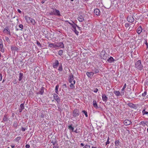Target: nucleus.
Segmentation results:
<instances>
[{
	"label": "nucleus",
	"mask_w": 148,
	"mask_h": 148,
	"mask_svg": "<svg viewBox=\"0 0 148 148\" xmlns=\"http://www.w3.org/2000/svg\"><path fill=\"white\" fill-rule=\"evenodd\" d=\"M51 10L49 13L50 15H55L58 16H60L61 15L59 10H57L55 8H51Z\"/></svg>",
	"instance_id": "f257e3e1"
},
{
	"label": "nucleus",
	"mask_w": 148,
	"mask_h": 148,
	"mask_svg": "<svg viewBox=\"0 0 148 148\" xmlns=\"http://www.w3.org/2000/svg\"><path fill=\"white\" fill-rule=\"evenodd\" d=\"M135 67L137 69L140 71L143 69V66L141 64L140 60H138L135 63Z\"/></svg>",
	"instance_id": "f03ea898"
},
{
	"label": "nucleus",
	"mask_w": 148,
	"mask_h": 148,
	"mask_svg": "<svg viewBox=\"0 0 148 148\" xmlns=\"http://www.w3.org/2000/svg\"><path fill=\"white\" fill-rule=\"evenodd\" d=\"M68 81L70 83H75L76 81L74 79L73 75L72 73H70L69 75Z\"/></svg>",
	"instance_id": "7ed1b4c3"
},
{
	"label": "nucleus",
	"mask_w": 148,
	"mask_h": 148,
	"mask_svg": "<svg viewBox=\"0 0 148 148\" xmlns=\"http://www.w3.org/2000/svg\"><path fill=\"white\" fill-rule=\"evenodd\" d=\"M79 115V112L78 109H77L74 110L73 112V116L74 117H77Z\"/></svg>",
	"instance_id": "20e7f679"
},
{
	"label": "nucleus",
	"mask_w": 148,
	"mask_h": 148,
	"mask_svg": "<svg viewBox=\"0 0 148 148\" xmlns=\"http://www.w3.org/2000/svg\"><path fill=\"white\" fill-rule=\"evenodd\" d=\"M53 97L54 99L56 100L58 103H60V99L58 95L55 93L53 94Z\"/></svg>",
	"instance_id": "39448f33"
},
{
	"label": "nucleus",
	"mask_w": 148,
	"mask_h": 148,
	"mask_svg": "<svg viewBox=\"0 0 148 148\" xmlns=\"http://www.w3.org/2000/svg\"><path fill=\"white\" fill-rule=\"evenodd\" d=\"M127 20L129 22L132 23L134 21V17L131 15L128 16L127 18Z\"/></svg>",
	"instance_id": "423d86ee"
},
{
	"label": "nucleus",
	"mask_w": 148,
	"mask_h": 148,
	"mask_svg": "<svg viewBox=\"0 0 148 148\" xmlns=\"http://www.w3.org/2000/svg\"><path fill=\"white\" fill-rule=\"evenodd\" d=\"M102 53L103 54V56L102 57V59L103 60H105L106 61V60L107 59V58L108 57V55L107 53H105V51L102 50Z\"/></svg>",
	"instance_id": "0eeeda50"
},
{
	"label": "nucleus",
	"mask_w": 148,
	"mask_h": 148,
	"mask_svg": "<svg viewBox=\"0 0 148 148\" xmlns=\"http://www.w3.org/2000/svg\"><path fill=\"white\" fill-rule=\"evenodd\" d=\"M127 105H128L130 107L133 108L134 109H136L137 108V106L136 104H133L132 103H128Z\"/></svg>",
	"instance_id": "6e6552de"
},
{
	"label": "nucleus",
	"mask_w": 148,
	"mask_h": 148,
	"mask_svg": "<svg viewBox=\"0 0 148 148\" xmlns=\"http://www.w3.org/2000/svg\"><path fill=\"white\" fill-rule=\"evenodd\" d=\"M3 32L4 33H6L9 35H11L10 30L8 27H5L3 31Z\"/></svg>",
	"instance_id": "1a4fd4ad"
},
{
	"label": "nucleus",
	"mask_w": 148,
	"mask_h": 148,
	"mask_svg": "<svg viewBox=\"0 0 148 148\" xmlns=\"http://www.w3.org/2000/svg\"><path fill=\"white\" fill-rule=\"evenodd\" d=\"M56 48L60 47L61 48H64V45L62 42H60L57 43L56 44Z\"/></svg>",
	"instance_id": "9d476101"
},
{
	"label": "nucleus",
	"mask_w": 148,
	"mask_h": 148,
	"mask_svg": "<svg viewBox=\"0 0 148 148\" xmlns=\"http://www.w3.org/2000/svg\"><path fill=\"white\" fill-rule=\"evenodd\" d=\"M127 98L130 99L134 98V96L133 95L132 92L130 91L129 92L127 93Z\"/></svg>",
	"instance_id": "9b49d317"
},
{
	"label": "nucleus",
	"mask_w": 148,
	"mask_h": 148,
	"mask_svg": "<svg viewBox=\"0 0 148 148\" xmlns=\"http://www.w3.org/2000/svg\"><path fill=\"white\" fill-rule=\"evenodd\" d=\"M50 141L51 143H52L54 146L58 144L57 143V141L55 138H52V139L50 140Z\"/></svg>",
	"instance_id": "f8f14e48"
},
{
	"label": "nucleus",
	"mask_w": 148,
	"mask_h": 148,
	"mask_svg": "<svg viewBox=\"0 0 148 148\" xmlns=\"http://www.w3.org/2000/svg\"><path fill=\"white\" fill-rule=\"evenodd\" d=\"M59 64V62L58 60H56L55 62L53 63V67L54 68L56 69Z\"/></svg>",
	"instance_id": "ddd939ff"
},
{
	"label": "nucleus",
	"mask_w": 148,
	"mask_h": 148,
	"mask_svg": "<svg viewBox=\"0 0 148 148\" xmlns=\"http://www.w3.org/2000/svg\"><path fill=\"white\" fill-rule=\"evenodd\" d=\"M124 123L125 125H128L130 124H131L132 123V122H131L130 121H129L127 119H126L124 121Z\"/></svg>",
	"instance_id": "4468645a"
},
{
	"label": "nucleus",
	"mask_w": 148,
	"mask_h": 148,
	"mask_svg": "<svg viewBox=\"0 0 148 148\" xmlns=\"http://www.w3.org/2000/svg\"><path fill=\"white\" fill-rule=\"evenodd\" d=\"M142 29L141 26H140L137 30V33L139 34H140L141 32H142Z\"/></svg>",
	"instance_id": "2eb2a0df"
},
{
	"label": "nucleus",
	"mask_w": 148,
	"mask_h": 148,
	"mask_svg": "<svg viewBox=\"0 0 148 148\" xmlns=\"http://www.w3.org/2000/svg\"><path fill=\"white\" fill-rule=\"evenodd\" d=\"M100 11L99 9H96L94 10V13L97 15H99L100 14Z\"/></svg>",
	"instance_id": "dca6fc26"
},
{
	"label": "nucleus",
	"mask_w": 148,
	"mask_h": 148,
	"mask_svg": "<svg viewBox=\"0 0 148 148\" xmlns=\"http://www.w3.org/2000/svg\"><path fill=\"white\" fill-rule=\"evenodd\" d=\"M107 60L109 62L111 63L112 62L115 61V60H114L112 57L110 56L109 58L107 59Z\"/></svg>",
	"instance_id": "f3484780"
},
{
	"label": "nucleus",
	"mask_w": 148,
	"mask_h": 148,
	"mask_svg": "<svg viewBox=\"0 0 148 148\" xmlns=\"http://www.w3.org/2000/svg\"><path fill=\"white\" fill-rule=\"evenodd\" d=\"M44 87H42L40 89V91L39 92L37 93L38 94H40L41 95H42L43 94L44 91Z\"/></svg>",
	"instance_id": "a211bd4d"
},
{
	"label": "nucleus",
	"mask_w": 148,
	"mask_h": 148,
	"mask_svg": "<svg viewBox=\"0 0 148 148\" xmlns=\"http://www.w3.org/2000/svg\"><path fill=\"white\" fill-rule=\"evenodd\" d=\"M94 73L93 72H87L86 74L87 75L88 77H92Z\"/></svg>",
	"instance_id": "6ab92c4d"
},
{
	"label": "nucleus",
	"mask_w": 148,
	"mask_h": 148,
	"mask_svg": "<svg viewBox=\"0 0 148 148\" xmlns=\"http://www.w3.org/2000/svg\"><path fill=\"white\" fill-rule=\"evenodd\" d=\"M108 97L105 94L102 95V100L106 102L108 99Z\"/></svg>",
	"instance_id": "aec40b11"
},
{
	"label": "nucleus",
	"mask_w": 148,
	"mask_h": 148,
	"mask_svg": "<svg viewBox=\"0 0 148 148\" xmlns=\"http://www.w3.org/2000/svg\"><path fill=\"white\" fill-rule=\"evenodd\" d=\"M11 49L12 51H18L19 50V49L16 46H11Z\"/></svg>",
	"instance_id": "412c9836"
},
{
	"label": "nucleus",
	"mask_w": 148,
	"mask_h": 148,
	"mask_svg": "<svg viewBox=\"0 0 148 148\" xmlns=\"http://www.w3.org/2000/svg\"><path fill=\"white\" fill-rule=\"evenodd\" d=\"M115 145L116 147H119V146H121L120 142L119 140H116L115 141Z\"/></svg>",
	"instance_id": "4be33fe9"
},
{
	"label": "nucleus",
	"mask_w": 148,
	"mask_h": 148,
	"mask_svg": "<svg viewBox=\"0 0 148 148\" xmlns=\"http://www.w3.org/2000/svg\"><path fill=\"white\" fill-rule=\"evenodd\" d=\"M23 74L22 73H19V81H21L22 80V79L23 78Z\"/></svg>",
	"instance_id": "5701e85b"
},
{
	"label": "nucleus",
	"mask_w": 148,
	"mask_h": 148,
	"mask_svg": "<svg viewBox=\"0 0 148 148\" xmlns=\"http://www.w3.org/2000/svg\"><path fill=\"white\" fill-rule=\"evenodd\" d=\"M49 47L50 48L53 47L55 49H56V44L53 43H50L49 45Z\"/></svg>",
	"instance_id": "b1692460"
},
{
	"label": "nucleus",
	"mask_w": 148,
	"mask_h": 148,
	"mask_svg": "<svg viewBox=\"0 0 148 148\" xmlns=\"http://www.w3.org/2000/svg\"><path fill=\"white\" fill-rule=\"evenodd\" d=\"M77 19L80 22H82L84 20V17L82 16H79L78 18Z\"/></svg>",
	"instance_id": "393cba45"
},
{
	"label": "nucleus",
	"mask_w": 148,
	"mask_h": 148,
	"mask_svg": "<svg viewBox=\"0 0 148 148\" xmlns=\"http://www.w3.org/2000/svg\"><path fill=\"white\" fill-rule=\"evenodd\" d=\"M114 93L117 97L121 95L120 92L119 91L115 90L114 91Z\"/></svg>",
	"instance_id": "a878e982"
},
{
	"label": "nucleus",
	"mask_w": 148,
	"mask_h": 148,
	"mask_svg": "<svg viewBox=\"0 0 148 148\" xmlns=\"http://www.w3.org/2000/svg\"><path fill=\"white\" fill-rule=\"evenodd\" d=\"M126 87V83H125L122 89H121V94H122L123 95L124 94V92L123 91L124 90V89Z\"/></svg>",
	"instance_id": "bb28decb"
},
{
	"label": "nucleus",
	"mask_w": 148,
	"mask_h": 148,
	"mask_svg": "<svg viewBox=\"0 0 148 148\" xmlns=\"http://www.w3.org/2000/svg\"><path fill=\"white\" fill-rule=\"evenodd\" d=\"M8 120V116L7 114H5L4 116V117L3 119V121H7Z\"/></svg>",
	"instance_id": "cd10ccee"
},
{
	"label": "nucleus",
	"mask_w": 148,
	"mask_h": 148,
	"mask_svg": "<svg viewBox=\"0 0 148 148\" xmlns=\"http://www.w3.org/2000/svg\"><path fill=\"white\" fill-rule=\"evenodd\" d=\"M72 23H73V25L72 26V30H73L76 29V27L77 26V25L73 21H72Z\"/></svg>",
	"instance_id": "c85d7f7f"
},
{
	"label": "nucleus",
	"mask_w": 148,
	"mask_h": 148,
	"mask_svg": "<svg viewBox=\"0 0 148 148\" xmlns=\"http://www.w3.org/2000/svg\"><path fill=\"white\" fill-rule=\"evenodd\" d=\"M18 126V123L16 121H14L13 124L12 126L14 128H17Z\"/></svg>",
	"instance_id": "c756f323"
},
{
	"label": "nucleus",
	"mask_w": 148,
	"mask_h": 148,
	"mask_svg": "<svg viewBox=\"0 0 148 148\" xmlns=\"http://www.w3.org/2000/svg\"><path fill=\"white\" fill-rule=\"evenodd\" d=\"M71 84L69 85L70 87L71 88V89H74L75 88V86L74 85L75 84H74V83H70Z\"/></svg>",
	"instance_id": "7c9ffc66"
},
{
	"label": "nucleus",
	"mask_w": 148,
	"mask_h": 148,
	"mask_svg": "<svg viewBox=\"0 0 148 148\" xmlns=\"http://www.w3.org/2000/svg\"><path fill=\"white\" fill-rule=\"evenodd\" d=\"M29 21L32 24L34 25L35 23V20L33 18L30 17Z\"/></svg>",
	"instance_id": "2f4dec72"
},
{
	"label": "nucleus",
	"mask_w": 148,
	"mask_h": 148,
	"mask_svg": "<svg viewBox=\"0 0 148 148\" xmlns=\"http://www.w3.org/2000/svg\"><path fill=\"white\" fill-rule=\"evenodd\" d=\"M72 124H71L70 125L68 126V128L69 130H71L73 131L74 130V128L72 127Z\"/></svg>",
	"instance_id": "473e14b6"
},
{
	"label": "nucleus",
	"mask_w": 148,
	"mask_h": 148,
	"mask_svg": "<svg viewBox=\"0 0 148 148\" xmlns=\"http://www.w3.org/2000/svg\"><path fill=\"white\" fill-rule=\"evenodd\" d=\"M59 87V86L58 85H57L56 86V87H55V92H56L57 94H58V89Z\"/></svg>",
	"instance_id": "72a5a7b5"
},
{
	"label": "nucleus",
	"mask_w": 148,
	"mask_h": 148,
	"mask_svg": "<svg viewBox=\"0 0 148 148\" xmlns=\"http://www.w3.org/2000/svg\"><path fill=\"white\" fill-rule=\"evenodd\" d=\"M25 19L26 20V21L27 22H28L30 20V17H29L27 16H25Z\"/></svg>",
	"instance_id": "f704fd0d"
},
{
	"label": "nucleus",
	"mask_w": 148,
	"mask_h": 148,
	"mask_svg": "<svg viewBox=\"0 0 148 148\" xmlns=\"http://www.w3.org/2000/svg\"><path fill=\"white\" fill-rule=\"evenodd\" d=\"M3 41L2 40L0 39V49H1L3 48Z\"/></svg>",
	"instance_id": "c9c22d12"
},
{
	"label": "nucleus",
	"mask_w": 148,
	"mask_h": 148,
	"mask_svg": "<svg viewBox=\"0 0 148 148\" xmlns=\"http://www.w3.org/2000/svg\"><path fill=\"white\" fill-rule=\"evenodd\" d=\"M142 113L143 115H144L145 114H148V112L146 111L145 110V109H144L142 111Z\"/></svg>",
	"instance_id": "e433bc0d"
},
{
	"label": "nucleus",
	"mask_w": 148,
	"mask_h": 148,
	"mask_svg": "<svg viewBox=\"0 0 148 148\" xmlns=\"http://www.w3.org/2000/svg\"><path fill=\"white\" fill-rule=\"evenodd\" d=\"M58 70L59 71H62V64H61L60 65L58 69Z\"/></svg>",
	"instance_id": "4c0bfd02"
},
{
	"label": "nucleus",
	"mask_w": 148,
	"mask_h": 148,
	"mask_svg": "<svg viewBox=\"0 0 148 148\" xmlns=\"http://www.w3.org/2000/svg\"><path fill=\"white\" fill-rule=\"evenodd\" d=\"M82 112L84 113V114L86 117L88 116L87 112L85 110H82Z\"/></svg>",
	"instance_id": "58836bf2"
},
{
	"label": "nucleus",
	"mask_w": 148,
	"mask_h": 148,
	"mask_svg": "<svg viewBox=\"0 0 148 148\" xmlns=\"http://www.w3.org/2000/svg\"><path fill=\"white\" fill-rule=\"evenodd\" d=\"M93 106L95 108L97 107V103L95 101H93Z\"/></svg>",
	"instance_id": "ea45409f"
},
{
	"label": "nucleus",
	"mask_w": 148,
	"mask_h": 148,
	"mask_svg": "<svg viewBox=\"0 0 148 148\" xmlns=\"http://www.w3.org/2000/svg\"><path fill=\"white\" fill-rule=\"evenodd\" d=\"M24 105V103H21L20 106V108L23 110L24 109L25 107Z\"/></svg>",
	"instance_id": "a19ab883"
},
{
	"label": "nucleus",
	"mask_w": 148,
	"mask_h": 148,
	"mask_svg": "<svg viewBox=\"0 0 148 148\" xmlns=\"http://www.w3.org/2000/svg\"><path fill=\"white\" fill-rule=\"evenodd\" d=\"M36 44L39 47H42L41 45L38 40H36Z\"/></svg>",
	"instance_id": "79ce46f5"
},
{
	"label": "nucleus",
	"mask_w": 148,
	"mask_h": 148,
	"mask_svg": "<svg viewBox=\"0 0 148 148\" xmlns=\"http://www.w3.org/2000/svg\"><path fill=\"white\" fill-rule=\"evenodd\" d=\"M21 139V137L19 136L18 137L15 139L14 140L16 141H18L19 140H20Z\"/></svg>",
	"instance_id": "37998d69"
},
{
	"label": "nucleus",
	"mask_w": 148,
	"mask_h": 148,
	"mask_svg": "<svg viewBox=\"0 0 148 148\" xmlns=\"http://www.w3.org/2000/svg\"><path fill=\"white\" fill-rule=\"evenodd\" d=\"M94 72L95 73H97L99 72V71L98 69L95 68L94 70Z\"/></svg>",
	"instance_id": "c03bdc74"
},
{
	"label": "nucleus",
	"mask_w": 148,
	"mask_h": 148,
	"mask_svg": "<svg viewBox=\"0 0 148 148\" xmlns=\"http://www.w3.org/2000/svg\"><path fill=\"white\" fill-rule=\"evenodd\" d=\"M19 27L21 28V29H20V30H22V29H23V25L22 24H20L18 25Z\"/></svg>",
	"instance_id": "a18cd8bd"
},
{
	"label": "nucleus",
	"mask_w": 148,
	"mask_h": 148,
	"mask_svg": "<svg viewBox=\"0 0 148 148\" xmlns=\"http://www.w3.org/2000/svg\"><path fill=\"white\" fill-rule=\"evenodd\" d=\"M63 51L62 50H60L58 52L59 55L60 56H61L62 55Z\"/></svg>",
	"instance_id": "49530a36"
},
{
	"label": "nucleus",
	"mask_w": 148,
	"mask_h": 148,
	"mask_svg": "<svg viewBox=\"0 0 148 148\" xmlns=\"http://www.w3.org/2000/svg\"><path fill=\"white\" fill-rule=\"evenodd\" d=\"M27 127L26 128H24L23 127H21V130L23 131H25L26 130H27Z\"/></svg>",
	"instance_id": "de8ad7c7"
},
{
	"label": "nucleus",
	"mask_w": 148,
	"mask_h": 148,
	"mask_svg": "<svg viewBox=\"0 0 148 148\" xmlns=\"http://www.w3.org/2000/svg\"><path fill=\"white\" fill-rule=\"evenodd\" d=\"M130 26V24L128 23H125V26L126 27H128Z\"/></svg>",
	"instance_id": "09e8293b"
},
{
	"label": "nucleus",
	"mask_w": 148,
	"mask_h": 148,
	"mask_svg": "<svg viewBox=\"0 0 148 148\" xmlns=\"http://www.w3.org/2000/svg\"><path fill=\"white\" fill-rule=\"evenodd\" d=\"M147 94V91H145L144 93H143L142 94V96L145 97Z\"/></svg>",
	"instance_id": "8fccbe9b"
},
{
	"label": "nucleus",
	"mask_w": 148,
	"mask_h": 148,
	"mask_svg": "<svg viewBox=\"0 0 148 148\" xmlns=\"http://www.w3.org/2000/svg\"><path fill=\"white\" fill-rule=\"evenodd\" d=\"M75 33L77 35H78V34H79V32H78L76 29H75V30H73Z\"/></svg>",
	"instance_id": "3c124183"
},
{
	"label": "nucleus",
	"mask_w": 148,
	"mask_h": 148,
	"mask_svg": "<svg viewBox=\"0 0 148 148\" xmlns=\"http://www.w3.org/2000/svg\"><path fill=\"white\" fill-rule=\"evenodd\" d=\"M109 137H108V138L107 139V141L106 143V145H107V144H109L110 142L109 141Z\"/></svg>",
	"instance_id": "603ef678"
},
{
	"label": "nucleus",
	"mask_w": 148,
	"mask_h": 148,
	"mask_svg": "<svg viewBox=\"0 0 148 148\" xmlns=\"http://www.w3.org/2000/svg\"><path fill=\"white\" fill-rule=\"evenodd\" d=\"M140 124H142L143 125V126H145V123L143 121H142L140 123Z\"/></svg>",
	"instance_id": "864d4df0"
},
{
	"label": "nucleus",
	"mask_w": 148,
	"mask_h": 148,
	"mask_svg": "<svg viewBox=\"0 0 148 148\" xmlns=\"http://www.w3.org/2000/svg\"><path fill=\"white\" fill-rule=\"evenodd\" d=\"M103 30L104 31V34H106L105 36H106V34L108 33V29H104Z\"/></svg>",
	"instance_id": "5fc2aeb1"
},
{
	"label": "nucleus",
	"mask_w": 148,
	"mask_h": 148,
	"mask_svg": "<svg viewBox=\"0 0 148 148\" xmlns=\"http://www.w3.org/2000/svg\"><path fill=\"white\" fill-rule=\"evenodd\" d=\"M83 148H90V146L88 145H86L84 146Z\"/></svg>",
	"instance_id": "6e6d98bb"
},
{
	"label": "nucleus",
	"mask_w": 148,
	"mask_h": 148,
	"mask_svg": "<svg viewBox=\"0 0 148 148\" xmlns=\"http://www.w3.org/2000/svg\"><path fill=\"white\" fill-rule=\"evenodd\" d=\"M65 22H67L70 25H71L72 26L73 25V23H70V22H69V21H65Z\"/></svg>",
	"instance_id": "4d7b16f0"
},
{
	"label": "nucleus",
	"mask_w": 148,
	"mask_h": 148,
	"mask_svg": "<svg viewBox=\"0 0 148 148\" xmlns=\"http://www.w3.org/2000/svg\"><path fill=\"white\" fill-rule=\"evenodd\" d=\"M45 114H44L41 113V115L40 116V117L41 118H43L44 117Z\"/></svg>",
	"instance_id": "13d9d810"
},
{
	"label": "nucleus",
	"mask_w": 148,
	"mask_h": 148,
	"mask_svg": "<svg viewBox=\"0 0 148 148\" xmlns=\"http://www.w3.org/2000/svg\"><path fill=\"white\" fill-rule=\"evenodd\" d=\"M58 147H59L58 145V144H57V145L54 146L53 148H58Z\"/></svg>",
	"instance_id": "bf43d9fd"
},
{
	"label": "nucleus",
	"mask_w": 148,
	"mask_h": 148,
	"mask_svg": "<svg viewBox=\"0 0 148 148\" xmlns=\"http://www.w3.org/2000/svg\"><path fill=\"white\" fill-rule=\"evenodd\" d=\"M2 78V75L1 73L0 74V81H1Z\"/></svg>",
	"instance_id": "052dcab7"
},
{
	"label": "nucleus",
	"mask_w": 148,
	"mask_h": 148,
	"mask_svg": "<svg viewBox=\"0 0 148 148\" xmlns=\"http://www.w3.org/2000/svg\"><path fill=\"white\" fill-rule=\"evenodd\" d=\"M30 145H29L27 144L25 145V147L26 148H29L30 147Z\"/></svg>",
	"instance_id": "680f3d73"
},
{
	"label": "nucleus",
	"mask_w": 148,
	"mask_h": 148,
	"mask_svg": "<svg viewBox=\"0 0 148 148\" xmlns=\"http://www.w3.org/2000/svg\"><path fill=\"white\" fill-rule=\"evenodd\" d=\"M63 88H66L67 86L66 84H64L63 85Z\"/></svg>",
	"instance_id": "e2e57ef3"
},
{
	"label": "nucleus",
	"mask_w": 148,
	"mask_h": 148,
	"mask_svg": "<svg viewBox=\"0 0 148 148\" xmlns=\"http://www.w3.org/2000/svg\"><path fill=\"white\" fill-rule=\"evenodd\" d=\"M5 39L8 42V41L10 40L9 39V38L8 37H5Z\"/></svg>",
	"instance_id": "0e129e2a"
},
{
	"label": "nucleus",
	"mask_w": 148,
	"mask_h": 148,
	"mask_svg": "<svg viewBox=\"0 0 148 148\" xmlns=\"http://www.w3.org/2000/svg\"><path fill=\"white\" fill-rule=\"evenodd\" d=\"M98 91V90L96 88V89H95V90L94 91V92H97Z\"/></svg>",
	"instance_id": "69168bd1"
},
{
	"label": "nucleus",
	"mask_w": 148,
	"mask_h": 148,
	"mask_svg": "<svg viewBox=\"0 0 148 148\" xmlns=\"http://www.w3.org/2000/svg\"><path fill=\"white\" fill-rule=\"evenodd\" d=\"M23 109L20 108L19 109V111L20 112H21Z\"/></svg>",
	"instance_id": "338daca9"
},
{
	"label": "nucleus",
	"mask_w": 148,
	"mask_h": 148,
	"mask_svg": "<svg viewBox=\"0 0 148 148\" xmlns=\"http://www.w3.org/2000/svg\"><path fill=\"white\" fill-rule=\"evenodd\" d=\"M145 124L147 126H148V121H146Z\"/></svg>",
	"instance_id": "774afa93"
}]
</instances>
